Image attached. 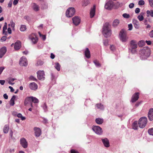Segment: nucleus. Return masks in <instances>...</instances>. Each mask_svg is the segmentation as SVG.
<instances>
[{
  "instance_id": "nucleus-1",
  "label": "nucleus",
  "mask_w": 153,
  "mask_h": 153,
  "mask_svg": "<svg viewBox=\"0 0 153 153\" xmlns=\"http://www.w3.org/2000/svg\"><path fill=\"white\" fill-rule=\"evenodd\" d=\"M102 33L106 38L108 37L111 35V25L108 23L106 22L102 28Z\"/></svg>"
},
{
  "instance_id": "nucleus-2",
  "label": "nucleus",
  "mask_w": 153,
  "mask_h": 153,
  "mask_svg": "<svg viewBox=\"0 0 153 153\" xmlns=\"http://www.w3.org/2000/svg\"><path fill=\"white\" fill-rule=\"evenodd\" d=\"M140 57L142 60L147 59L150 54V50L147 48H144L140 50Z\"/></svg>"
},
{
  "instance_id": "nucleus-3",
  "label": "nucleus",
  "mask_w": 153,
  "mask_h": 153,
  "mask_svg": "<svg viewBox=\"0 0 153 153\" xmlns=\"http://www.w3.org/2000/svg\"><path fill=\"white\" fill-rule=\"evenodd\" d=\"M119 36L120 40L123 42H127L128 38L126 32L123 29L120 32Z\"/></svg>"
},
{
  "instance_id": "nucleus-4",
  "label": "nucleus",
  "mask_w": 153,
  "mask_h": 153,
  "mask_svg": "<svg viewBox=\"0 0 153 153\" xmlns=\"http://www.w3.org/2000/svg\"><path fill=\"white\" fill-rule=\"evenodd\" d=\"M137 47V43L135 41L131 40L130 42V45L128 48L129 51L132 53L136 52V49Z\"/></svg>"
},
{
  "instance_id": "nucleus-5",
  "label": "nucleus",
  "mask_w": 153,
  "mask_h": 153,
  "mask_svg": "<svg viewBox=\"0 0 153 153\" xmlns=\"http://www.w3.org/2000/svg\"><path fill=\"white\" fill-rule=\"evenodd\" d=\"M147 123V118L146 117H141L139 120L138 124L139 127L141 128H144Z\"/></svg>"
},
{
  "instance_id": "nucleus-6",
  "label": "nucleus",
  "mask_w": 153,
  "mask_h": 153,
  "mask_svg": "<svg viewBox=\"0 0 153 153\" xmlns=\"http://www.w3.org/2000/svg\"><path fill=\"white\" fill-rule=\"evenodd\" d=\"M75 10L74 8L70 7L69 8L66 10V15L68 17L72 16L75 13Z\"/></svg>"
},
{
  "instance_id": "nucleus-7",
  "label": "nucleus",
  "mask_w": 153,
  "mask_h": 153,
  "mask_svg": "<svg viewBox=\"0 0 153 153\" xmlns=\"http://www.w3.org/2000/svg\"><path fill=\"white\" fill-rule=\"evenodd\" d=\"M92 130L97 134L101 135L102 131L101 128L98 126H94L92 127Z\"/></svg>"
},
{
  "instance_id": "nucleus-8",
  "label": "nucleus",
  "mask_w": 153,
  "mask_h": 153,
  "mask_svg": "<svg viewBox=\"0 0 153 153\" xmlns=\"http://www.w3.org/2000/svg\"><path fill=\"white\" fill-rule=\"evenodd\" d=\"M38 79L41 80H44L45 79V73L43 71H39L37 72Z\"/></svg>"
},
{
  "instance_id": "nucleus-9",
  "label": "nucleus",
  "mask_w": 153,
  "mask_h": 153,
  "mask_svg": "<svg viewBox=\"0 0 153 153\" xmlns=\"http://www.w3.org/2000/svg\"><path fill=\"white\" fill-rule=\"evenodd\" d=\"M19 64L21 66H27L28 63L26 58L25 57L21 58L19 60Z\"/></svg>"
},
{
  "instance_id": "nucleus-10",
  "label": "nucleus",
  "mask_w": 153,
  "mask_h": 153,
  "mask_svg": "<svg viewBox=\"0 0 153 153\" xmlns=\"http://www.w3.org/2000/svg\"><path fill=\"white\" fill-rule=\"evenodd\" d=\"M113 5V2L110 0L105 4V7L106 9L110 10L112 8Z\"/></svg>"
},
{
  "instance_id": "nucleus-11",
  "label": "nucleus",
  "mask_w": 153,
  "mask_h": 153,
  "mask_svg": "<svg viewBox=\"0 0 153 153\" xmlns=\"http://www.w3.org/2000/svg\"><path fill=\"white\" fill-rule=\"evenodd\" d=\"M29 38L33 44H36L38 42V39L34 34H32L29 36Z\"/></svg>"
},
{
  "instance_id": "nucleus-12",
  "label": "nucleus",
  "mask_w": 153,
  "mask_h": 153,
  "mask_svg": "<svg viewBox=\"0 0 153 153\" xmlns=\"http://www.w3.org/2000/svg\"><path fill=\"white\" fill-rule=\"evenodd\" d=\"M73 24L76 26L78 25L80 22V19L78 16H75L72 19Z\"/></svg>"
},
{
  "instance_id": "nucleus-13",
  "label": "nucleus",
  "mask_w": 153,
  "mask_h": 153,
  "mask_svg": "<svg viewBox=\"0 0 153 153\" xmlns=\"http://www.w3.org/2000/svg\"><path fill=\"white\" fill-rule=\"evenodd\" d=\"M148 117L150 121H152L153 120V108H151L149 109L148 114Z\"/></svg>"
},
{
  "instance_id": "nucleus-14",
  "label": "nucleus",
  "mask_w": 153,
  "mask_h": 153,
  "mask_svg": "<svg viewBox=\"0 0 153 153\" xmlns=\"http://www.w3.org/2000/svg\"><path fill=\"white\" fill-rule=\"evenodd\" d=\"M101 140L105 147L108 148L110 146L109 142L107 138H105L104 139H102Z\"/></svg>"
},
{
  "instance_id": "nucleus-15",
  "label": "nucleus",
  "mask_w": 153,
  "mask_h": 153,
  "mask_svg": "<svg viewBox=\"0 0 153 153\" xmlns=\"http://www.w3.org/2000/svg\"><path fill=\"white\" fill-rule=\"evenodd\" d=\"M20 143L22 146L24 148H27V143L26 139L22 138L20 140Z\"/></svg>"
},
{
  "instance_id": "nucleus-16",
  "label": "nucleus",
  "mask_w": 153,
  "mask_h": 153,
  "mask_svg": "<svg viewBox=\"0 0 153 153\" xmlns=\"http://www.w3.org/2000/svg\"><path fill=\"white\" fill-rule=\"evenodd\" d=\"M21 47V43L20 41L18 40L14 45V48L15 50H18Z\"/></svg>"
},
{
  "instance_id": "nucleus-17",
  "label": "nucleus",
  "mask_w": 153,
  "mask_h": 153,
  "mask_svg": "<svg viewBox=\"0 0 153 153\" xmlns=\"http://www.w3.org/2000/svg\"><path fill=\"white\" fill-rule=\"evenodd\" d=\"M139 93L137 92L134 94L131 98V102H135L139 98Z\"/></svg>"
},
{
  "instance_id": "nucleus-18",
  "label": "nucleus",
  "mask_w": 153,
  "mask_h": 153,
  "mask_svg": "<svg viewBox=\"0 0 153 153\" xmlns=\"http://www.w3.org/2000/svg\"><path fill=\"white\" fill-rule=\"evenodd\" d=\"M7 51V48L3 47L0 49V58H1L4 56Z\"/></svg>"
},
{
  "instance_id": "nucleus-19",
  "label": "nucleus",
  "mask_w": 153,
  "mask_h": 153,
  "mask_svg": "<svg viewBox=\"0 0 153 153\" xmlns=\"http://www.w3.org/2000/svg\"><path fill=\"white\" fill-rule=\"evenodd\" d=\"M35 135L36 137H39L41 134V129L37 127H35L34 128Z\"/></svg>"
},
{
  "instance_id": "nucleus-20",
  "label": "nucleus",
  "mask_w": 153,
  "mask_h": 153,
  "mask_svg": "<svg viewBox=\"0 0 153 153\" xmlns=\"http://www.w3.org/2000/svg\"><path fill=\"white\" fill-rule=\"evenodd\" d=\"M96 10V6L94 5L93 7L91 9L90 12V16L91 18L93 17L95 14Z\"/></svg>"
},
{
  "instance_id": "nucleus-21",
  "label": "nucleus",
  "mask_w": 153,
  "mask_h": 153,
  "mask_svg": "<svg viewBox=\"0 0 153 153\" xmlns=\"http://www.w3.org/2000/svg\"><path fill=\"white\" fill-rule=\"evenodd\" d=\"M29 87L32 90H35L37 89L38 86L36 84L33 82L31 83L29 85Z\"/></svg>"
},
{
  "instance_id": "nucleus-22",
  "label": "nucleus",
  "mask_w": 153,
  "mask_h": 153,
  "mask_svg": "<svg viewBox=\"0 0 153 153\" xmlns=\"http://www.w3.org/2000/svg\"><path fill=\"white\" fill-rule=\"evenodd\" d=\"M132 22L134 26L136 29H138L139 28L140 25L138 21L136 19H134L132 20Z\"/></svg>"
},
{
  "instance_id": "nucleus-23",
  "label": "nucleus",
  "mask_w": 153,
  "mask_h": 153,
  "mask_svg": "<svg viewBox=\"0 0 153 153\" xmlns=\"http://www.w3.org/2000/svg\"><path fill=\"white\" fill-rule=\"evenodd\" d=\"M84 53L85 55L87 58L89 59L90 57V52L88 48H86L84 51Z\"/></svg>"
},
{
  "instance_id": "nucleus-24",
  "label": "nucleus",
  "mask_w": 153,
  "mask_h": 153,
  "mask_svg": "<svg viewBox=\"0 0 153 153\" xmlns=\"http://www.w3.org/2000/svg\"><path fill=\"white\" fill-rule=\"evenodd\" d=\"M31 97H27L24 101V105L26 106L28 104L31 102Z\"/></svg>"
},
{
  "instance_id": "nucleus-25",
  "label": "nucleus",
  "mask_w": 153,
  "mask_h": 153,
  "mask_svg": "<svg viewBox=\"0 0 153 153\" xmlns=\"http://www.w3.org/2000/svg\"><path fill=\"white\" fill-rule=\"evenodd\" d=\"M120 20L116 19L114 20L112 23V26L114 27H117L120 24Z\"/></svg>"
},
{
  "instance_id": "nucleus-26",
  "label": "nucleus",
  "mask_w": 153,
  "mask_h": 153,
  "mask_svg": "<svg viewBox=\"0 0 153 153\" xmlns=\"http://www.w3.org/2000/svg\"><path fill=\"white\" fill-rule=\"evenodd\" d=\"M104 120L102 118L99 117L95 119L96 123L98 124H102Z\"/></svg>"
},
{
  "instance_id": "nucleus-27",
  "label": "nucleus",
  "mask_w": 153,
  "mask_h": 153,
  "mask_svg": "<svg viewBox=\"0 0 153 153\" xmlns=\"http://www.w3.org/2000/svg\"><path fill=\"white\" fill-rule=\"evenodd\" d=\"M138 124L137 121H135L134 122L132 126V128L134 130H137L138 128Z\"/></svg>"
},
{
  "instance_id": "nucleus-28",
  "label": "nucleus",
  "mask_w": 153,
  "mask_h": 153,
  "mask_svg": "<svg viewBox=\"0 0 153 153\" xmlns=\"http://www.w3.org/2000/svg\"><path fill=\"white\" fill-rule=\"evenodd\" d=\"M16 98V97L15 95L13 96L11 98L10 102V105L13 106L15 104L14 100Z\"/></svg>"
},
{
  "instance_id": "nucleus-29",
  "label": "nucleus",
  "mask_w": 153,
  "mask_h": 153,
  "mask_svg": "<svg viewBox=\"0 0 153 153\" xmlns=\"http://www.w3.org/2000/svg\"><path fill=\"white\" fill-rule=\"evenodd\" d=\"M33 10L36 11H38L39 10V6L35 3L33 4Z\"/></svg>"
},
{
  "instance_id": "nucleus-30",
  "label": "nucleus",
  "mask_w": 153,
  "mask_h": 153,
  "mask_svg": "<svg viewBox=\"0 0 153 153\" xmlns=\"http://www.w3.org/2000/svg\"><path fill=\"white\" fill-rule=\"evenodd\" d=\"M96 106L97 107V108L103 110L104 108V106L101 103L97 104L96 105Z\"/></svg>"
},
{
  "instance_id": "nucleus-31",
  "label": "nucleus",
  "mask_w": 153,
  "mask_h": 153,
  "mask_svg": "<svg viewBox=\"0 0 153 153\" xmlns=\"http://www.w3.org/2000/svg\"><path fill=\"white\" fill-rule=\"evenodd\" d=\"M9 129V126L8 125H6L4 126L3 131L4 133L7 134L8 133Z\"/></svg>"
},
{
  "instance_id": "nucleus-32",
  "label": "nucleus",
  "mask_w": 153,
  "mask_h": 153,
  "mask_svg": "<svg viewBox=\"0 0 153 153\" xmlns=\"http://www.w3.org/2000/svg\"><path fill=\"white\" fill-rule=\"evenodd\" d=\"M93 62L95 65L96 66L97 68H100L101 66V65L100 63L97 60H94Z\"/></svg>"
},
{
  "instance_id": "nucleus-33",
  "label": "nucleus",
  "mask_w": 153,
  "mask_h": 153,
  "mask_svg": "<svg viewBox=\"0 0 153 153\" xmlns=\"http://www.w3.org/2000/svg\"><path fill=\"white\" fill-rule=\"evenodd\" d=\"M90 2L89 0H84L82 4V6L83 7H85L87 6L89 3Z\"/></svg>"
},
{
  "instance_id": "nucleus-34",
  "label": "nucleus",
  "mask_w": 153,
  "mask_h": 153,
  "mask_svg": "<svg viewBox=\"0 0 153 153\" xmlns=\"http://www.w3.org/2000/svg\"><path fill=\"white\" fill-rule=\"evenodd\" d=\"M31 102H33L34 103H38L39 102V100L36 98L33 97H31Z\"/></svg>"
},
{
  "instance_id": "nucleus-35",
  "label": "nucleus",
  "mask_w": 153,
  "mask_h": 153,
  "mask_svg": "<svg viewBox=\"0 0 153 153\" xmlns=\"http://www.w3.org/2000/svg\"><path fill=\"white\" fill-rule=\"evenodd\" d=\"M55 67L56 70L59 71L60 70V65L58 62H56L55 64Z\"/></svg>"
},
{
  "instance_id": "nucleus-36",
  "label": "nucleus",
  "mask_w": 153,
  "mask_h": 153,
  "mask_svg": "<svg viewBox=\"0 0 153 153\" xmlns=\"http://www.w3.org/2000/svg\"><path fill=\"white\" fill-rule=\"evenodd\" d=\"M7 26H4L3 27V34H4L5 35H7V32L5 30L7 29Z\"/></svg>"
},
{
  "instance_id": "nucleus-37",
  "label": "nucleus",
  "mask_w": 153,
  "mask_h": 153,
  "mask_svg": "<svg viewBox=\"0 0 153 153\" xmlns=\"http://www.w3.org/2000/svg\"><path fill=\"white\" fill-rule=\"evenodd\" d=\"M17 116L19 118H20L22 120H25L26 119L25 117H23L22 114L19 113L17 114Z\"/></svg>"
},
{
  "instance_id": "nucleus-38",
  "label": "nucleus",
  "mask_w": 153,
  "mask_h": 153,
  "mask_svg": "<svg viewBox=\"0 0 153 153\" xmlns=\"http://www.w3.org/2000/svg\"><path fill=\"white\" fill-rule=\"evenodd\" d=\"M26 29V27L25 25H22L20 28V30L21 31L23 32Z\"/></svg>"
},
{
  "instance_id": "nucleus-39",
  "label": "nucleus",
  "mask_w": 153,
  "mask_h": 153,
  "mask_svg": "<svg viewBox=\"0 0 153 153\" xmlns=\"http://www.w3.org/2000/svg\"><path fill=\"white\" fill-rule=\"evenodd\" d=\"M146 13L148 15V16H149V15L151 17H153V10H151L150 11L147 10L146 12Z\"/></svg>"
},
{
  "instance_id": "nucleus-40",
  "label": "nucleus",
  "mask_w": 153,
  "mask_h": 153,
  "mask_svg": "<svg viewBox=\"0 0 153 153\" xmlns=\"http://www.w3.org/2000/svg\"><path fill=\"white\" fill-rule=\"evenodd\" d=\"M42 107L45 111V112L47 111V106L45 103H44L43 105H42Z\"/></svg>"
},
{
  "instance_id": "nucleus-41",
  "label": "nucleus",
  "mask_w": 153,
  "mask_h": 153,
  "mask_svg": "<svg viewBox=\"0 0 153 153\" xmlns=\"http://www.w3.org/2000/svg\"><path fill=\"white\" fill-rule=\"evenodd\" d=\"M148 132L150 135L153 136V128L149 129Z\"/></svg>"
},
{
  "instance_id": "nucleus-42",
  "label": "nucleus",
  "mask_w": 153,
  "mask_h": 153,
  "mask_svg": "<svg viewBox=\"0 0 153 153\" xmlns=\"http://www.w3.org/2000/svg\"><path fill=\"white\" fill-rule=\"evenodd\" d=\"M144 42L143 41L141 40L139 42L138 45L140 47H142L144 45Z\"/></svg>"
},
{
  "instance_id": "nucleus-43",
  "label": "nucleus",
  "mask_w": 153,
  "mask_h": 153,
  "mask_svg": "<svg viewBox=\"0 0 153 153\" xmlns=\"http://www.w3.org/2000/svg\"><path fill=\"white\" fill-rule=\"evenodd\" d=\"M51 79L52 81H53L54 82H53V83H55V80L56 79L55 77V76L54 75L53 73L51 74Z\"/></svg>"
},
{
  "instance_id": "nucleus-44",
  "label": "nucleus",
  "mask_w": 153,
  "mask_h": 153,
  "mask_svg": "<svg viewBox=\"0 0 153 153\" xmlns=\"http://www.w3.org/2000/svg\"><path fill=\"white\" fill-rule=\"evenodd\" d=\"M123 17L126 19L129 18L130 17V15L129 14L125 13L123 14Z\"/></svg>"
},
{
  "instance_id": "nucleus-45",
  "label": "nucleus",
  "mask_w": 153,
  "mask_h": 153,
  "mask_svg": "<svg viewBox=\"0 0 153 153\" xmlns=\"http://www.w3.org/2000/svg\"><path fill=\"white\" fill-rule=\"evenodd\" d=\"M42 8L43 9H47L48 7V4L46 3H45L42 5Z\"/></svg>"
},
{
  "instance_id": "nucleus-46",
  "label": "nucleus",
  "mask_w": 153,
  "mask_h": 153,
  "mask_svg": "<svg viewBox=\"0 0 153 153\" xmlns=\"http://www.w3.org/2000/svg\"><path fill=\"white\" fill-rule=\"evenodd\" d=\"M145 4V2L143 0H140L138 1V4L140 5H143Z\"/></svg>"
},
{
  "instance_id": "nucleus-47",
  "label": "nucleus",
  "mask_w": 153,
  "mask_h": 153,
  "mask_svg": "<svg viewBox=\"0 0 153 153\" xmlns=\"http://www.w3.org/2000/svg\"><path fill=\"white\" fill-rule=\"evenodd\" d=\"M10 25L11 26V27L12 28V29H14L15 25V23L12 20H11L10 21Z\"/></svg>"
},
{
  "instance_id": "nucleus-48",
  "label": "nucleus",
  "mask_w": 153,
  "mask_h": 153,
  "mask_svg": "<svg viewBox=\"0 0 153 153\" xmlns=\"http://www.w3.org/2000/svg\"><path fill=\"white\" fill-rule=\"evenodd\" d=\"M137 18L140 21H142L144 19V17L142 15L141 16H137Z\"/></svg>"
},
{
  "instance_id": "nucleus-49",
  "label": "nucleus",
  "mask_w": 153,
  "mask_h": 153,
  "mask_svg": "<svg viewBox=\"0 0 153 153\" xmlns=\"http://www.w3.org/2000/svg\"><path fill=\"white\" fill-rule=\"evenodd\" d=\"M103 43L104 45L107 46L108 45V41L107 39L103 40Z\"/></svg>"
},
{
  "instance_id": "nucleus-50",
  "label": "nucleus",
  "mask_w": 153,
  "mask_h": 153,
  "mask_svg": "<svg viewBox=\"0 0 153 153\" xmlns=\"http://www.w3.org/2000/svg\"><path fill=\"white\" fill-rule=\"evenodd\" d=\"M29 79L30 80H33L35 81H37V79H36V78H35V77H34L33 76H30Z\"/></svg>"
},
{
  "instance_id": "nucleus-51",
  "label": "nucleus",
  "mask_w": 153,
  "mask_h": 153,
  "mask_svg": "<svg viewBox=\"0 0 153 153\" xmlns=\"http://www.w3.org/2000/svg\"><path fill=\"white\" fill-rule=\"evenodd\" d=\"M149 4L151 7H153V0H148Z\"/></svg>"
},
{
  "instance_id": "nucleus-52",
  "label": "nucleus",
  "mask_w": 153,
  "mask_h": 153,
  "mask_svg": "<svg viewBox=\"0 0 153 153\" xmlns=\"http://www.w3.org/2000/svg\"><path fill=\"white\" fill-rule=\"evenodd\" d=\"M13 133L12 131V130H10V133L9 135L10 137V138L12 139L13 138Z\"/></svg>"
},
{
  "instance_id": "nucleus-53",
  "label": "nucleus",
  "mask_w": 153,
  "mask_h": 153,
  "mask_svg": "<svg viewBox=\"0 0 153 153\" xmlns=\"http://www.w3.org/2000/svg\"><path fill=\"white\" fill-rule=\"evenodd\" d=\"M7 39V37L6 36H3L1 37V42L5 41Z\"/></svg>"
},
{
  "instance_id": "nucleus-54",
  "label": "nucleus",
  "mask_w": 153,
  "mask_h": 153,
  "mask_svg": "<svg viewBox=\"0 0 153 153\" xmlns=\"http://www.w3.org/2000/svg\"><path fill=\"white\" fill-rule=\"evenodd\" d=\"M134 6V3H131L129 5V7L130 8H132Z\"/></svg>"
},
{
  "instance_id": "nucleus-55",
  "label": "nucleus",
  "mask_w": 153,
  "mask_h": 153,
  "mask_svg": "<svg viewBox=\"0 0 153 153\" xmlns=\"http://www.w3.org/2000/svg\"><path fill=\"white\" fill-rule=\"evenodd\" d=\"M140 9L139 8H137L135 10V12L136 13H138L140 12Z\"/></svg>"
},
{
  "instance_id": "nucleus-56",
  "label": "nucleus",
  "mask_w": 153,
  "mask_h": 153,
  "mask_svg": "<svg viewBox=\"0 0 153 153\" xmlns=\"http://www.w3.org/2000/svg\"><path fill=\"white\" fill-rule=\"evenodd\" d=\"M128 30H131L132 29V25L131 24L128 25Z\"/></svg>"
},
{
  "instance_id": "nucleus-57",
  "label": "nucleus",
  "mask_w": 153,
  "mask_h": 153,
  "mask_svg": "<svg viewBox=\"0 0 153 153\" xmlns=\"http://www.w3.org/2000/svg\"><path fill=\"white\" fill-rule=\"evenodd\" d=\"M110 49L112 51H114L115 50V46L113 45H111L110 46Z\"/></svg>"
},
{
  "instance_id": "nucleus-58",
  "label": "nucleus",
  "mask_w": 153,
  "mask_h": 153,
  "mask_svg": "<svg viewBox=\"0 0 153 153\" xmlns=\"http://www.w3.org/2000/svg\"><path fill=\"white\" fill-rule=\"evenodd\" d=\"M12 0H10L8 4V6L9 7H11L12 6Z\"/></svg>"
},
{
  "instance_id": "nucleus-59",
  "label": "nucleus",
  "mask_w": 153,
  "mask_h": 153,
  "mask_svg": "<svg viewBox=\"0 0 153 153\" xmlns=\"http://www.w3.org/2000/svg\"><path fill=\"white\" fill-rule=\"evenodd\" d=\"M4 68L3 67H0V74H1L3 70L4 69Z\"/></svg>"
},
{
  "instance_id": "nucleus-60",
  "label": "nucleus",
  "mask_w": 153,
  "mask_h": 153,
  "mask_svg": "<svg viewBox=\"0 0 153 153\" xmlns=\"http://www.w3.org/2000/svg\"><path fill=\"white\" fill-rule=\"evenodd\" d=\"M71 153H79V152L76 150L71 149Z\"/></svg>"
},
{
  "instance_id": "nucleus-61",
  "label": "nucleus",
  "mask_w": 153,
  "mask_h": 153,
  "mask_svg": "<svg viewBox=\"0 0 153 153\" xmlns=\"http://www.w3.org/2000/svg\"><path fill=\"white\" fill-rule=\"evenodd\" d=\"M149 35L151 38L153 37V30H152L149 33Z\"/></svg>"
},
{
  "instance_id": "nucleus-62",
  "label": "nucleus",
  "mask_w": 153,
  "mask_h": 153,
  "mask_svg": "<svg viewBox=\"0 0 153 153\" xmlns=\"http://www.w3.org/2000/svg\"><path fill=\"white\" fill-rule=\"evenodd\" d=\"M18 0H14L13 1V4L15 5H16L18 2Z\"/></svg>"
},
{
  "instance_id": "nucleus-63",
  "label": "nucleus",
  "mask_w": 153,
  "mask_h": 153,
  "mask_svg": "<svg viewBox=\"0 0 153 153\" xmlns=\"http://www.w3.org/2000/svg\"><path fill=\"white\" fill-rule=\"evenodd\" d=\"M7 31H8V33L9 34H10L11 33H12L11 30V29L10 28L8 27V29H7Z\"/></svg>"
},
{
  "instance_id": "nucleus-64",
  "label": "nucleus",
  "mask_w": 153,
  "mask_h": 153,
  "mask_svg": "<svg viewBox=\"0 0 153 153\" xmlns=\"http://www.w3.org/2000/svg\"><path fill=\"white\" fill-rule=\"evenodd\" d=\"M5 82V81L4 80H0V83L2 85L4 84Z\"/></svg>"
}]
</instances>
